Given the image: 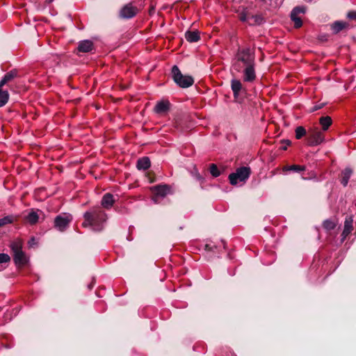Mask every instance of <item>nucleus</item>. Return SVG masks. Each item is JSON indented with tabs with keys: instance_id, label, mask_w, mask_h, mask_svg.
I'll list each match as a JSON object with an SVG mask.
<instances>
[{
	"instance_id": "f257e3e1",
	"label": "nucleus",
	"mask_w": 356,
	"mask_h": 356,
	"mask_svg": "<svg viewBox=\"0 0 356 356\" xmlns=\"http://www.w3.org/2000/svg\"><path fill=\"white\" fill-rule=\"evenodd\" d=\"M233 68L243 74V81L253 83L257 79L256 61L254 49L238 48L233 59Z\"/></svg>"
},
{
	"instance_id": "f03ea898",
	"label": "nucleus",
	"mask_w": 356,
	"mask_h": 356,
	"mask_svg": "<svg viewBox=\"0 0 356 356\" xmlns=\"http://www.w3.org/2000/svg\"><path fill=\"white\" fill-rule=\"evenodd\" d=\"M83 227H90L93 231L100 232L105 226L107 215L99 207H94L83 213Z\"/></svg>"
},
{
	"instance_id": "7ed1b4c3",
	"label": "nucleus",
	"mask_w": 356,
	"mask_h": 356,
	"mask_svg": "<svg viewBox=\"0 0 356 356\" xmlns=\"http://www.w3.org/2000/svg\"><path fill=\"white\" fill-rule=\"evenodd\" d=\"M237 13L240 20L250 26L260 25L264 22L263 17L259 15H254L250 8L241 6Z\"/></svg>"
},
{
	"instance_id": "20e7f679",
	"label": "nucleus",
	"mask_w": 356,
	"mask_h": 356,
	"mask_svg": "<svg viewBox=\"0 0 356 356\" xmlns=\"http://www.w3.org/2000/svg\"><path fill=\"white\" fill-rule=\"evenodd\" d=\"M172 75L174 81L181 88H188L194 83L193 79L190 76L183 75L177 65L172 67Z\"/></svg>"
},
{
	"instance_id": "39448f33",
	"label": "nucleus",
	"mask_w": 356,
	"mask_h": 356,
	"mask_svg": "<svg viewBox=\"0 0 356 356\" xmlns=\"http://www.w3.org/2000/svg\"><path fill=\"white\" fill-rule=\"evenodd\" d=\"M251 170L249 167L238 168L235 172L229 175V183L232 185H236L238 182H245L250 176Z\"/></svg>"
},
{
	"instance_id": "423d86ee",
	"label": "nucleus",
	"mask_w": 356,
	"mask_h": 356,
	"mask_svg": "<svg viewBox=\"0 0 356 356\" xmlns=\"http://www.w3.org/2000/svg\"><path fill=\"white\" fill-rule=\"evenodd\" d=\"M13 252V260L17 266H24L28 262V258L22 251V245L17 242H13L10 245Z\"/></svg>"
},
{
	"instance_id": "0eeeda50",
	"label": "nucleus",
	"mask_w": 356,
	"mask_h": 356,
	"mask_svg": "<svg viewBox=\"0 0 356 356\" xmlns=\"http://www.w3.org/2000/svg\"><path fill=\"white\" fill-rule=\"evenodd\" d=\"M325 141L324 134L318 129H310L307 135V142L309 146H317Z\"/></svg>"
},
{
	"instance_id": "6e6552de",
	"label": "nucleus",
	"mask_w": 356,
	"mask_h": 356,
	"mask_svg": "<svg viewBox=\"0 0 356 356\" xmlns=\"http://www.w3.org/2000/svg\"><path fill=\"white\" fill-rule=\"evenodd\" d=\"M72 218L70 214L58 215L54 219V227L60 232H64L69 227Z\"/></svg>"
},
{
	"instance_id": "1a4fd4ad",
	"label": "nucleus",
	"mask_w": 356,
	"mask_h": 356,
	"mask_svg": "<svg viewBox=\"0 0 356 356\" xmlns=\"http://www.w3.org/2000/svg\"><path fill=\"white\" fill-rule=\"evenodd\" d=\"M154 196L152 200L154 203L159 204L161 200L164 198L169 193L170 188L167 185H157L153 188Z\"/></svg>"
},
{
	"instance_id": "9d476101",
	"label": "nucleus",
	"mask_w": 356,
	"mask_h": 356,
	"mask_svg": "<svg viewBox=\"0 0 356 356\" xmlns=\"http://www.w3.org/2000/svg\"><path fill=\"white\" fill-rule=\"evenodd\" d=\"M305 13V8L303 6H297L292 10L291 13V19L294 22L296 28H300L302 25V19L298 15Z\"/></svg>"
},
{
	"instance_id": "9b49d317",
	"label": "nucleus",
	"mask_w": 356,
	"mask_h": 356,
	"mask_svg": "<svg viewBox=\"0 0 356 356\" xmlns=\"http://www.w3.org/2000/svg\"><path fill=\"white\" fill-rule=\"evenodd\" d=\"M137 13V8L131 4L125 5L120 12V17L123 19H130L134 17Z\"/></svg>"
},
{
	"instance_id": "f8f14e48",
	"label": "nucleus",
	"mask_w": 356,
	"mask_h": 356,
	"mask_svg": "<svg viewBox=\"0 0 356 356\" xmlns=\"http://www.w3.org/2000/svg\"><path fill=\"white\" fill-rule=\"evenodd\" d=\"M114 203V197L111 193H107L102 197L101 204L104 208L110 209Z\"/></svg>"
},
{
	"instance_id": "ddd939ff",
	"label": "nucleus",
	"mask_w": 356,
	"mask_h": 356,
	"mask_svg": "<svg viewBox=\"0 0 356 356\" xmlns=\"http://www.w3.org/2000/svg\"><path fill=\"white\" fill-rule=\"evenodd\" d=\"M94 49V44L92 41L86 40L81 41L79 43L78 50L81 52L88 53L90 52Z\"/></svg>"
},
{
	"instance_id": "4468645a",
	"label": "nucleus",
	"mask_w": 356,
	"mask_h": 356,
	"mask_svg": "<svg viewBox=\"0 0 356 356\" xmlns=\"http://www.w3.org/2000/svg\"><path fill=\"white\" fill-rule=\"evenodd\" d=\"M151 166V161L149 157L143 156L140 158L136 163V168L139 170H146Z\"/></svg>"
},
{
	"instance_id": "2eb2a0df",
	"label": "nucleus",
	"mask_w": 356,
	"mask_h": 356,
	"mask_svg": "<svg viewBox=\"0 0 356 356\" xmlns=\"http://www.w3.org/2000/svg\"><path fill=\"white\" fill-rule=\"evenodd\" d=\"M231 88L234 93L235 98L238 97L240 92L243 89L242 83L241 81L238 79H232L231 81Z\"/></svg>"
},
{
	"instance_id": "dca6fc26",
	"label": "nucleus",
	"mask_w": 356,
	"mask_h": 356,
	"mask_svg": "<svg viewBox=\"0 0 356 356\" xmlns=\"http://www.w3.org/2000/svg\"><path fill=\"white\" fill-rule=\"evenodd\" d=\"M170 109V102L167 99H163L156 104L154 111H168Z\"/></svg>"
},
{
	"instance_id": "f3484780",
	"label": "nucleus",
	"mask_w": 356,
	"mask_h": 356,
	"mask_svg": "<svg viewBox=\"0 0 356 356\" xmlns=\"http://www.w3.org/2000/svg\"><path fill=\"white\" fill-rule=\"evenodd\" d=\"M353 174V170L350 168L349 167H347L342 172H341V175H342V177H341V184L344 186L346 187L348 184V181L351 177Z\"/></svg>"
},
{
	"instance_id": "a211bd4d",
	"label": "nucleus",
	"mask_w": 356,
	"mask_h": 356,
	"mask_svg": "<svg viewBox=\"0 0 356 356\" xmlns=\"http://www.w3.org/2000/svg\"><path fill=\"white\" fill-rule=\"evenodd\" d=\"M185 38L189 42H196L200 39V33L197 31H187L185 33Z\"/></svg>"
},
{
	"instance_id": "6ab92c4d",
	"label": "nucleus",
	"mask_w": 356,
	"mask_h": 356,
	"mask_svg": "<svg viewBox=\"0 0 356 356\" xmlns=\"http://www.w3.org/2000/svg\"><path fill=\"white\" fill-rule=\"evenodd\" d=\"M348 26V23L342 21H336L331 25V29L334 33H338Z\"/></svg>"
},
{
	"instance_id": "aec40b11",
	"label": "nucleus",
	"mask_w": 356,
	"mask_h": 356,
	"mask_svg": "<svg viewBox=\"0 0 356 356\" xmlns=\"http://www.w3.org/2000/svg\"><path fill=\"white\" fill-rule=\"evenodd\" d=\"M319 123L321 126V129L323 131L328 130L329 127L332 123V120L330 116H322L319 119Z\"/></svg>"
},
{
	"instance_id": "412c9836",
	"label": "nucleus",
	"mask_w": 356,
	"mask_h": 356,
	"mask_svg": "<svg viewBox=\"0 0 356 356\" xmlns=\"http://www.w3.org/2000/svg\"><path fill=\"white\" fill-rule=\"evenodd\" d=\"M306 169L305 165H285L282 168V171L285 173L287 172L291 171L293 172H300L305 171Z\"/></svg>"
},
{
	"instance_id": "4be33fe9",
	"label": "nucleus",
	"mask_w": 356,
	"mask_h": 356,
	"mask_svg": "<svg viewBox=\"0 0 356 356\" xmlns=\"http://www.w3.org/2000/svg\"><path fill=\"white\" fill-rule=\"evenodd\" d=\"M16 76L17 72L15 70H12L6 73L0 81V88H1L3 85L8 83Z\"/></svg>"
},
{
	"instance_id": "5701e85b",
	"label": "nucleus",
	"mask_w": 356,
	"mask_h": 356,
	"mask_svg": "<svg viewBox=\"0 0 356 356\" xmlns=\"http://www.w3.org/2000/svg\"><path fill=\"white\" fill-rule=\"evenodd\" d=\"M26 220L31 225L36 224L38 222V220H39V215L38 214V211H35L33 209H31V211L26 216Z\"/></svg>"
},
{
	"instance_id": "b1692460",
	"label": "nucleus",
	"mask_w": 356,
	"mask_h": 356,
	"mask_svg": "<svg viewBox=\"0 0 356 356\" xmlns=\"http://www.w3.org/2000/svg\"><path fill=\"white\" fill-rule=\"evenodd\" d=\"M221 245H216L213 242L209 241L204 245V249L206 251L211 252H218L221 249Z\"/></svg>"
},
{
	"instance_id": "393cba45",
	"label": "nucleus",
	"mask_w": 356,
	"mask_h": 356,
	"mask_svg": "<svg viewBox=\"0 0 356 356\" xmlns=\"http://www.w3.org/2000/svg\"><path fill=\"white\" fill-rule=\"evenodd\" d=\"M9 94L7 90H2L0 88V107L4 106L8 101Z\"/></svg>"
},
{
	"instance_id": "a878e982",
	"label": "nucleus",
	"mask_w": 356,
	"mask_h": 356,
	"mask_svg": "<svg viewBox=\"0 0 356 356\" xmlns=\"http://www.w3.org/2000/svg\"><path fill=\"white\" fill-rule=\"evenodd\" d=\"M14 220L15 218L12 215L6 216L2 218H0V227L13 223Z\"/></svg>"
},
{
	"instance_id": "bb28decb",
	"label": "nucleus",
	"mask_w": 356,
	"mask_h": 356,
	"mask_svg": "<svg viewBox=\"0 0 356 356\" xmlns=\"http://www.w3.org/2000/svg\"><path fill=\"white\" fill-rule=\"evenodd\" d=\"M295 133H296V138L297 139H300L303 136L307 135L305 128L302 126L297 127L295 130Z\"/></svg>"
},
{
	"instance_id": "cd10ccee",
	"label": "nucleus",
	"mask_w": 356,
	"mask_h": 356,
	"mask_svg": "<svg viewBox=\"0 0 356 356\" xmlns=\"http://www.w3.org/2000/svg\"><path fill=\"white\" fill-rule=\"evenodd\" d=\"M353 218L352 216H346L344 222L343 229L352 232Z\"/></svg>"
},
{
	"instance_id": "c85d7f7f",
	"label": "nucleus",
	"mask_w": 356,
	"mask_h": 356,
	"mask_svg": "<svg viewBox=\"0 0 356 356\" xmlns=\"http://www.w3.org/2000/svg\"><path fill=\"white\" fill-rule=\"evenodd\" d=\"M209 170H210V173L214 177H218L221 174L220 170L218 168V166L216 164H214V163H212L210 165Z\"/></svg>"
},
{
	"instance_id": "c756f323",
	"label": "nucleus",
	"mask_w": 356,
	"mask_h": 356,
	"mask_svg": "<svg viewBox=\"0 0 356 356\" xmlns=\"http://www.w3.org/2000/svg\"><path fill=\"white\" fill-rule=\"evenodd\" d=\"M323 227L327 230L334 229L336 226L335 223L331 220H325L323 222Z\"/></svg>"
},
{
	"instance_id": "7c9ffc66",
	"label": "nucleus",
	"mask_w": 356,
	"mask_h": 356,
	"mask_svg": "<svg viewBox=\"0 0 356 356\" xmlns=\"http://www.w3.org/2000/svg\"><path fill=\"white\" fill-rule=\"evenodd\" d=\"M10 260V257L8 254L0 253V264L7 263Z\"/></svg>"
},
{
	"instance_id": "2f4dec72",
	"label": "nucleus",
	"mask_w": 356,
	"mask_h": 356,
	"mask_svg": "<svg viewBox=\"0 0 356 356\" xmlns=\"http://www.w3.org/2000/svg\"><path fill=\"white\" fill-rule=\"evenodd\" d=\"M347 17L350 19H356V11L352 10L348 12Z\"/></svg>"
},
{
	"instance_id": "473e14b6",
	"label": "nucleus",
	"mask_w": 356,
	"mask_h": 356,
	"mask_svg": "<svg viewBox=\"0 0 356 356\" xmlns=\"http://www.w3.org/2000/svg\"><path fill=\"white\" fill-rule=\"evenodd\" d=\"M351 232L343 229L341 234V242H343Z\"/></svg>"
},
{
	"instance_id": "72a5a7b5",
	"label": "nucleus",
	"mask_w": 356,
	"mask_h": 356,
	"mask_svg": "<svg viewBox=\"0 0 356 356\" xmlns=\"http://www.w3.org/2000/svg\"><path fill=\"white\" fill-rule=\"evenodd\" d=\"M29 247H33V245L35 244H36V242H35V239L34 237H32L29 241Z\"/></svg>"
},
{
	"instance_id": "f704fd0d",
	"label": "nucleus",
	"mask_w": 356,
	"mask_h": 356,
	"mask_svg": "<svg viewBox=\"0 0 356 356\" xmlns=\"http://www.w3.org/2000/svg\"><path fill=\"white\" fill-rule=\"evenodd\" d=\"M95 282V278L93 277L92 282L88 285V289L91 290L94 287Z\"/></svg>"
},
{
	"instance_id": "c9c22d12",
	"label": "nucleus",
	"mask_w": 356,
	"mask_h": 356,
	"mask_svg": "<svg viewBox=\"0 0 356 356\" xmlns=\"http://www.w3.org/2000/svg\"><path fill=\"white\" fill-rule=\"evenodd\" d=\"M323 108V104H316L314 106V108H313V111H316L317 110H319L321 108Z\"/></svg>"
},
{
	"instance_id": "e433bc0d",
	"label": "nucleus",
	"mask_w": 356,
	"mask_h": 356,
	"mask_svg": "<svg viewBox=\"0 0 356 356\" xmlns=\"http://www.w3.org/2000/svg\"><path fill=\"white\" fill-rule=\"evenodd\" d=\"M228 273H229L231 276H233V275H235V272H234V271L231 272V271L229 270V269H228Z\"/></svg>"
},
{
	"instance_id": "4c0bfd02",
	"label": "nucleus",
	"mask_w": 356,
	"mask_h": 356,
	"mask_svg": "<svg viewBox=\"0 0 356 356\" xmlns=\"http://www.w3.org/2000/svg\"><path fill=\"white\" fill-rule=\"evenodd\" d=\"M284 142L286 143V145H289L291 144V142L289 140H286Z\"/></svg>"
},
{
	"instance_id": "58836bf2",
	"label": "nucleus",
	"mask_w": 356,
	"mask_h": 356,
	"mask_svg": "<svg viewBox=\"0 0 356 356\" xmlns=\"http://www.w3.org/2000/svg\"><path fill=\"white\" fill-rule=\"evenodd\" d=\"M222 248H223L224 249H225V241H222Z\"/></svg>"
},
{
	"instance_id": "ea45409f",
	"label": "nucleus",
	"mask_w": 356,
	"mask_h": 356,
	"mask_svg": "<svg viewBox=\"0 0 356 356\" xmlns=\"http://www.w3.org/2000/svg\"><path fill=\"white\" fill-rule=\"evenodd\" d=\"M272 262H273V261L267 262V263L264 262V264H265V265H269V264H270Z\"/></svg>"
},
{
	"instance_id": "a19ab883",
	"label": "nucleus",
	"mask_w": 356,
	"mask_h": 356,
	"mask_svg": "<svg viewBox=\"0 0 356 356\" xmlns=\"http://www.w3.org/2000/svg\"><path fill=\"white\" fill-rule=\"evenodd\" d=\"M282 149H283L284 150L286 149V145H284V147H282Z\"/></svg>"
},
{
	"instance_id": "79ce46f5",
	"label": "nucleus",
	"mask_w": 356,
	"mask_h": 356,
	"mask_svg": "<svg viewBox=\"0 0 356 356\" xmlns=\"http://www.w3.org/2000/svg\"><path fill=\"white\" fill-rule=\"evenodd\" d=\"M272 258H273V260L275 259H274V254H272Z\"/></svg>"
},
{
	"instance_id": "37998d69",
	"label": "nucleus",
	"mask_w": 356,
	"mask_h": 356,
	"mask_svg": "<svg viewBox=\"0 0 356 356\" xmlns=\"http://www.w3.org/2000/svg\"><path fill=\"white\" fill-rule=\"evenodd\" d=\"M136 356H142V355H140L139 354H136Z\"/></svg>"
}]
</instances>
